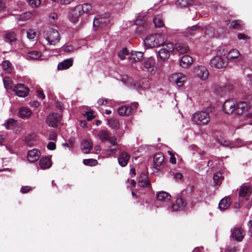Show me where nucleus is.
<instances>
[{"label":"nucleus","mask_w":252,"mask_h":252,"mask_svg":"<svg viewBox=\"0 0 252 252\" xmlns=\"http://www.w3.org/2000/svg\"><path fill=\"white\" fill-rule=\"evenodd\" d=\"M247 104L246 102H240L236 103L231 99L226 100L223 105V111L227 114L234 113L237 115L242 114L247 110Z\"/></svg>","instance_id":"f257e3e1"},{"label":"nucleus","mask_w":252,"mask_h":252,"mask_svg":"<svg viewBox=\"0 0 252 252\" xmlns=\"http://www.w3.org/2000/svg\"><path fill=\"white\" fill-rule=\"evenodd\" d=\"M92 9V5L89 3L79 4L72 8L68 14L69 21L72 23L78 22L79 18L85 13H87Z\"/></svg>","instance_id":"f03ea898"},{"label":"nucleus","mask_w":252,"mask_h":252,"mask_svg":"<svg viewBox=\"0 0 252 252\" xmlns=\"http://www.w3.org/2000/svg\"><path fill=\"white\" fill-rule=\"evenodd\" d=\"M226 54L224 50H220L217 55L213 57L210 62L211 67L218 69L226 67L228 65Z\"/></svg>","instance_id":"7ed1b4c3"},{"label":"nucleus","mask_w":252,"mask_h":252,"mask_svg":"<svg viewBox=\"0 0 252 252\" xmlns=\"http://www.w3.org/2000/svg\"><path fill=\"white\" fill-rule=\"evenodd\" d=\"M164 42V36L161 33L148 35L144 40V45L148 48L161 46Z\"/></svg>","instance_id":"20e7f679"},{"label":"nucleus","mask_w":252,"mask_h":252,"mask_svg":"<svg viewBox=\"0 0 252 252\" xmlns=\"http://www.w3.org/2000/svg\"><path fill=\"white\" fill-rule=\"evenodd\" d=\"M191 121L194 124L197 125H207L210 121L209 113L207 111H198L191 116Z\"/></svg>","instance_id":"39448f33"},{"label":"nucleus","mask_w":252,"mask_h":252,"mask_svg":"<svg viewBox=\"0 0 252 252\" xmlns=\"http://www.w3.org/2000/svg\"><path fill=\"white\" fill-rule=\"evenodd\" d=\"M44 36L50 45H55L60 40L58 31L54 29H49L45 31L44 32Z\"/></svg>","instance_id":"423d86ee"},{"label":"nucleus","mask_w":252,"mask_h":252,"mask_svg":"<svg viewBox=\"0 0 252 252\" xmlns=\"http://www.w3.org/2000/svg\"><path fill=\"white\" fill-rule=\"evenodd\" d=\"M138 103L134 102L128 106H121L118 109V114L122 116L129 115L133 110L137 109Z\"/></svg>","instance_id":"0eeeda50"},{"label":"nucleus","mask_w":252,"mask_h":252,"mask_svg":"<svg viewBox=\"0 0 252 252\" xmlns=\"http://www.w3.org/2000/svg\"><path fill=\"white\" fill-rule=\"evenodd\" d=\"M193 72L196 77L202 81L207 80L209 75L208 70L203 65H198L194 67Z\"/></svg>","instance_id":"6e6552de"},{"label":"nucleus","mask_w":252,"mask_h":252,"mask_svg":"<svg viewBox=\"0 0 252 252\" xmlns=\"http://www.w3.org/2000/svg\"><path fill=\"white\" fill-rule=\"evenodd\" d=\"M163 45V47L158 51V55L162 60H165L169 58L170 53L173 51L174 47L170 43Z\"/></svg>","instance_id":"1a4fd4ad"},{"label":"nucleus","mask_w":252,"mask_h":252,"mask_svg":"<svg viewBox=\"0 0 252 252\" xmlns=\"http://www.w3.org/2000/svg\"><path fill=\"white\" fill-rule=\"evenodd\" d=\"M186 79V75L182 73H173L169 78L171 82L176 84L179 87L183 85Z\"/></svg>","instance_id":"9d476101"},{"label":"nucleus","mask_w":252,"mask_h":252,"mask_svg":"<svg viewBox=\"0 0 252 252\" xmlns=\"http://www.w3.org/2000/svg\"><path fill=\"white\" fill-rule=\"evenodd\" d=\"M143 67L146 71L151 74H154L157 70L154 59L150 58L146 60L143 63Z\"/></svg>","instance_id":"9b49d317"},{"label":"nucleus","mask_w":252,"mask_h":252,"mask_svg":"<svg viewBox=\"0 0 252 252\" xmlns=\"http://www.w3.org/2000/svg\"><path fill=\"white\" fill-rule=\"evenodd\" d=\"M231 238L238 242L242 241L245 234L244 230L239 227L231 229Z\"/></svg>","instance_id":"f8f14e48"},{"label":"nucleus","mask_w":252,"mask_h":252,"mask_svg":"<svg viewBox=\"0 0 252 252\" xmlns=\"http://www.w3.org/2000/svg\"><path fill=\"white\" fill-rule=\"evenodd\" d=\"M62 117L57 113L49 115L46 119V123L49 126H58L60 125Z\"/></svg>","instance_id":"ddd939ff"},{"label":"nucleus","mask_w":252,"mask_h":252,"mask_svg":"<svg viewBox=\"0 0 252 252\" xmlns=\"http://www.w3.org/2000/svg\"><path fill=\"white\" fill-rule=\"evenodd\" d=\"M15 94L19 97H25L29 94V89L22 84H17L13 89Z\"/></svg>","instance_id":"4468645a"},{"label":"nucleus","mask_w":252,"mask_h":252,"mask_svg":"<svg viewBox=\"0 0 252 252\" xmlns=\"http://www.w3.org/2000/svg\"><path fill=\"white\" fill-rule=\"evenodd\" d=\"M41 156L40 152L37 149L30 150L27 154V159L30 162H34L38 160Z\"/></svg>","instance_id":"2eb2a0df"},{"label":"nucleus","mask_w":252,"mask_h":252,"mask_svg":"<svg viewBox=\"0 0 252 252\" xmlns=\"http://www.w3.org/2000/svg\"><path fill=\"white\" fill-rule=\"evenodd\" d=\"M130 155L126 152H122L118 158L119 164L122 167L126 166L130 159Z\"/></svg>","instance_id":"dca6fc26"},{"label":"nucleus","mask_w":252,"mask_h":252,"mask_svg":"<svg viewBox=\"0 0 252 252\" xmlns=\"http://www.w3.org/2000/svg\"><path fill=\"white\" fill-rule=\"evenodd\" d=\"M241 56L239 51L235 49H233L229 51L226 55L228 63L235 62V60L238 59Z\"/></svg>","instance_id":"f3484780"},{"label":"nucleus","mask_w":252,"mask_h":252,"mask_svg":"<svg viewBox=\"0 0 252 252\" xmlns=\"http://www.w3.org/2000/svg\"><path fill=\"white\" fill-rule=\"evenodd\" d=\"M73 60L72 58L64 60L58 64V69L60 70L68 69L73 65Z\"/></svg>","instance_id":"a211bd4d"},{"label":"nucleus","mask_w":252,"mask_h":252,"mask_svg":"<svg viewBox=\"0 0 252 252\" xmlns=\"http://www.w3.org/2000/svg\"><path fill=\"white\" fill-rule=\"evenodd\" d=\"M193 60L192 58L188 55H185L182 57L180 64L181 67L187 68L189 67L192 63Z\"/></svg>","instance_id":"6ab92c4d"},{"label":"nucleus","mask_w":252,"mask_h":252,"mask_svg":"<svg viewBox=\"0 0 252 252\" xmlns=\"http://www.w3.org/2000/svg\"><path fill=\"white\" fill-rule=\"evenodd\" d=\"M251 192L252 190L250 186L243 185L240 188L239 196L241 197H244L246 200H248Z\"/></svg>","instance_id":"aec40b11"},{"label":"nucleus","mask_w":252,"mask_h":252,"mask_svg":"<svg viewBox=\"0 0 252 252\" xmlns=\"http://www.w3.org/2000/svg\"><path fill=\"white\" fill-rule=\"evenodd\" d=\"M138 185L140 187L147 188L150 186V183L148 177L145 173H141L138 180Z\"/></svg>","instance_id":"412c9836"},{"label":"nucleus","mask_w":252,"mask_h":252,"mask_svg":"<svg viewBox=\"0 0 252 252\" xmlns=\"http://www.w3.org/2000/svg\"><path fill=\"white\" fill-rule=\"evenodd\" d=\"M231 203V198L229 196H226L220 200L219 204V207L221 210H225L229 207Z\"/></svg>","instance_id":"4be33fe9"},{"label":"nucleus","mask_w":252,"mask_h":252,"mask_svg":"<svg viewBox=\"0 0 252 252\" xmlns=\"http://www.w3.org/2000/svg\"><path fill=\"white\" fill-rule=\"evenodd\" d=\"M81 148L84 153H89L93 148V143L91 140L89 139L84 140L82 143Z\"/></svg>","instance_id":"5701e85b"},{"label":"nucleus","mask_w":252,"mask_h":252,"mask_svg":"<svg viewBox=\"0 0 252 252\" xmlns=\"http://www.w3.org/2000/svg\"><path fill=\"white\" fill-rule=\"evenodd\" d=\"M39 165L42 169L49 168L52 165L51 160L47 157H43L39 161Z\"/></svg>","instance_id":"b1692460"},{"label":"nucleus","mask_w":252,"mask_h":252,"mask_svg":"<svg viewBox=\"0 0 252 252\" xmlns=\"http://www.w3.org/2000/svg\"><path fill=\"white\" fill-rule=\"evenodd\" d=\"M31 114L32 111L27 107H22L19 110L18 115L19 117L23 119L29 118Z\"/></svg>","instance_id":"393cba45"},{"label":"nucleus","mask_w":252,"mask_h":252,"mask_svg":"<svg viewBox=\"0 0 252 252\" xmlns=\"http://www.w3.org/2000/svg\"><path fill=\"white\" fill-rule=\"evenodd\" d=\"M143 57V53L142 52L133 51L129 57V60L132 62L140 61Z\"/></svg>","instance_id":"a878e982"},{"label":"nucleus","mask_w":252,"mask_h":252,"mask_svg":"<svg viewBox=\"0 0 252 252\" xmlns=\"http://www.w3.org/2000/svg\"><path fill=\"white\" fill-rule=\"evenodd\" d=\"M157 198L158 200L166 201L170 200L171 195L167 192L160 191L157 193Z\"/></svg>","instance_id":"bb28decb"},{"label":"nucleus","mask_w":252,"mask_h":252,"mask_svg":"<svg viewBox=\"0 0 252 252\" xmlns=\"http://www.w3.org/2000/svg\"><path fill=\"white\" fill-rule=\"evenodd\" d=\"M164 156L161 153L156 154L153 158V161L156 166H160L164 161Z\"/></svg>","instance_id":"cd10ccee"},{"label":"nucleus","mask_w":252,"mask_h":252,"mask_svg":"<svg viewBox=\"0 0 252 252\" xmlns=\"http://www.w3.org/2000/svg\"><path fill=\"white\" fill-rule=\"evenodd\" d=\"M200 28L198 25H194L188 28L185 32V35L187 37H190L194 35L195 32Z\"/></svg>","instance_id":"c85d7f7f"},{"label":"nucleus","mask_w":252,"mask_h":252,"mask_svg":"<svg viewBox=\"0 0 252 252\" xmlns=\"http://www.w3.org/2000/svg\"><path fill=\"white\" fill-rule=\"evenodd\" d=\"M82 114L87 118L88 121L92 120L95 117L94 111L89 107L83 111Z\"/></svg>","instance_id":"c756f323"},{"label":"nucleus","mask_w":252,"mask_h":252,"mask_svg":"<svg viewBox=\"0 0 252 252\" xmlns=\"http://www.w3.org/2000/svg\"><path fill=\"white\" fill-rule=\"evenodd\" d=\"M4 40L6 42L12 43L16 40V35L14 32H9L4 35Z\"/></svg>","instance_id":"7c9ffc66"},{"label":"nucleus","mask_w":252,"mask_h":252,"mask_svg":"<svg viewBox=\"0 0 252 252\" xmlns=\"http://www.w3.org/2000/svg\"><path fill=\"white\" fill-rule=\"evenodd\" d=\"M41 57L40 52L37 51H32L28 53L27 55V59L32 60H38Z\"/></svg>","instance_id":"2f4dec72"},{"label":"nucleus","mask_w":252,"mask_h":252,"mask_svg":"<svg viewBox=\"0 0 252 252\" xmlns=\"http://www.w3.org/2000/svg\"><path fill=\"white\" fill-rule=\"evenodd\" d=\"M153 22L157 28H161L164 26L162 15H157L153 19Z\"/></svg>","instance_id":"473e14b6"},{"label":"nucleus","mask_w":252,"mask_h":252,"mask_svg":"<svg viewBox=\"0 0 252 252\" xmlns=\"http://www.w3.org/2000/svg\"><path fill=\"white\" fill-rule=\"evenodd\" d=\"M107 20L103 17L97 16L94 18V26H100L102 27L107 23Z\"/></svg>","instance_id":"72a5a7b5"},{"label":"nucleus","mask_w":252,"mask_h":252,"mask_svg":"<svg viewBox=\"0 0 252 252\" xmlns=\"http://www.w3.org/2000/svg\"><path fill=\"white\" fill-rule=\"evenodd\" d=\"M176 203L178 206L175 209L179 210L180 211L182 210L187 204L186 202L181 196H180L177 198L176 200Z\"/></svg>","instance_id":"f704fd0d"},{"label":"nucleus","mask_w":252,"mask_h":252,"mask_svg":"<svg viewBox=\"0 0 252 252\" xmlns=\"http://www.w3.org/2000/svg\"><path fill=\"white\" fill-rule=\"evenodd\" d=\"M222 173L220 172H216L214 175V182L216 185H219L222 180Z\"/></svg>","instance_id":"c9c22d12"},{"label":"nucleus","mask_w":252,"mask_h":252,"mask_svg":"<svg viewBox=\"0 0 252 252\" xmlns=\"http://www.w3.org/2000/svg\"><path fill=\"white\" fill-rule=\"evenodd\" d=\"M32 14L31 12H27L19 15L18 20L20 21H25L30 19Z\"/></svg>","instance_id":"e433bc0d"},{"label":"nucleus","mask_w":252,"mask_h":252,"mask_svg":"<svg viewBox=\"0 0 252 252\" xmlns=\"http://www.w3.org/2000/svg\"><path fill=\"white\" fill-rule=\"evenodd\" d=\"M176 49L179 53L184 54L188 51L189 48L187 45L185 44H181L177 46Z\"/></svg>","instance_id":"4c0bfd02"},{"label":"nucleus","mask_w":252,"mask_h":252,"mask_svg":"<svg viewBox=\"0 0 252 252\" xmlns=\"http://www.w3.org/2000/svg\"><path fill=\"white\" fill-rule=\"evenodd\" d=\"M3 84L7 90L12 88V81L9 77H5L3 79Z\"/></svg>","instance_id":"58836bf2"},{"label":"nucleus","mask_w":252,"mask_h":252,"mask_svg":"<svg viewBox=\"0 0 252 252\" xmlns=\"http://www.w3.org/2000/svg\"><path fill=\"white\" fill-rule=\"evenodd\" d=\"M83 163L86 165L93 166L97 165L98 162L96 159L93 158H89L84 159Z\"/></svg>","instance_id":"ea45409f"},{"label":"nucleus","mask_w":252,"mask_h":252,"mask_svg":"<svg viewBox=\"0 0 252 252\" xmlns=\"http://www.w3.org/2000/svg\"><path fill=\"white\" fill-rule=\"evenodd\" d=\"M98 137L102 141H107L109 137L108 134L105 131H101L98 134Z\"/></svg>","instance_id":"a19ab883"},{"label":"nucleus","mask_w":252,"mask_h":252,"mask_svg":"<svg viewBox=\"0 0 252 252\" xmlns=\"http://www.w3.org/2000/svg\"><path fill=\"white\" fill-rule=\"evenodd\" d=\"M118 55L122 60H124L126 56L128 55V52L126 48H124L118 53Z\"/></svg>","instance_id":"79ce46f5"},{"label":"nucleus","mask_w":252,"mask_h":252,"mask_svg":"<svg viewBox=\"0 0 252 252\" xmlns=\"http://www.w3.org/2000/svg\"><path fill=\"white\" fill-rule=\"evenodd\" d=\"M27 37L30 40H33L36 36V32L32 29H29L27 31Z\"/></svg>","instance_id":"37998d69"},{"label":"nucleus","mask_w":252,"mask_h":252,"mask_svg":"<svg viewBox=\"0 0 252 252\" xmlns=\"http://www.w3.org/2000/svg\"><path fill=\"white\" fill-rule=\"evenodd\" d=\"M28 3L32 8H36L41 4V0H28Z\"/></svg>","instance_id":"c03bdc74"},{"label":"nucleus","mask_w":252,"mask_h":252,"mask_svg":"<svg viewBox=\"0 0 252 252\" xmlns=\"http://www.w3.org/2000/svg\"><path fill=\"white\" fill-rule=\"evenodd\" d=\"M2 66L4 70L9 72L11 70V63L9 61H4L2 63Z\"/></svg>","instance_id":"a18cd8bd"},{"label":"nucleus","mask_w":252,"mask_h":252,"mask_svg":"<svg viewBox=\"0 0 252 252\" xmlns=\"http://www.w3.org/2000/svg\"><path fill=\"white\" fill-rule=\"evenodd\" d=\"M245 125H252V113H248L245 117L244 120Z\"/></svg>","instance_id":"49530a36"},{"label":"nucleus","mask_w":252,"mask_h":252,"mask_svg":"<svg viewBox=\"0 0 252 252\" xmlns=\"http://www.w3.org/2000/svg\"><path fill=\"white\" fill-rule=\"evenodd\" d=\"M178 2L181 4L182 6H186L188 5L191 4L192 0H178Z\"/></svg>","instance_id":"de8ad7c7"},{"label":"nucleus","mask_w":252,"mask_h":252,"mask_svg":"<svg viewBox=\"0 0 252 252\" xmlns=\"http://www.w3.org/2000/svg\"><path fill=\"white\" fill-rule=\"evenodd\" d=\"M32 189V188L29 186H22L20 189L22 193H27Z\"/></svg>","instance_id":"09e8293b"},{"label":"nucleus","mask_w":252,"mask_h":252,"mask_svg":"<svg viewBox=\"0 0 252 252\" xmlns=\"http://www.w3.org/2000/svg\"><path fill=\"white\" fill-rule=\"evenodd\" d=\"M6 126H14L17 125V122L14 119L10 118L6 121Z\"/></svg>","instance_id":"8fccbe9b"},{"label":"nucleus","mask_w":252,"mask_h":252,"mask_svg":"<svg viewBox=\"0 0 252 252\" xmlns=\"http://www.w3.org/2000/svg\"><path fill=\"white\" fill-rule=\"evenodd\" d=\"M173 176V178L176 181H179L181 180L183 177L182 174L180 173L177 172V173H173L172 175Z\"/></svg>","instance_id":"3c124183"},{"label":"nucleus","mask_w":252,"mask_h":252,"mask_svg":"<svg viewBox=\"0 0 252 252\" xmlns=\"http://www.w3.org/2000/svg\"><path fill=\"white\" fill-rule=\"evenodd\" d=\"M108 99L104 98H101L97 101V103L99 105H105L108 103Z\"/></svg>","instance_id":"603ef678"},{"label":"nucleus","mask_w":252,"mask_h":252,"mask_svg":"<svg viewBox=\"0 0 252 252\" xmlns=\"http://www.w3.org/2000/svg\"><path fill=\"white\" fill-rule=\"evenodd\" d=\"M50 21L51 23H54L57 19V14L55 13H51L49 16Z\"/></svg>","instance_id":"864d4df0"},{"label":"nucleus","mask_w":252,"mask_h":252,"mask_svg":"<svg viewBox=\"0 0 252 252\" xmlns=\"http://www.w3.org/2000/svg\"><path fill=\"white\" fill-rule=\"evenodd\" d=\"M241 21L239 20L233 21L230 25L232 28L234 29L240 26Z\"/></svg>","instance_id":"5fc2aeb1"},{"label":"nucleus","mask_w":252,"mask_h":252,"mask_svg":"<svg viewBox=\"0 0 252 252\" xmlns=\"http://www.w3.org/2000/svg\"><path fill=\"white\" fill-rule=\"evenodd\" d=\"M47 147L49 150H54L56 149V146L54 142H51L48 144Z\"/></svg>","instance_id":"6e6d98bb"},{"label":"nucleus","mask_w":252,"mask_h":252,"mask_svg":"<svg viewBox=\"0 0 252 252\" xmlns=\"http://www.w3.org/2000/svg\"><path fill=\"white\" fill-rule=\"evenodd\" d=\"M219 142L222 145L225 146H228L229 145V142L228 141H226L222 138H220L218 139Z\"/></svg>","instance_id":"4d7b16f0"},{"label":"nucleus","mask_w":252,"mask_h":252,"mask_svg":"<svg viewBox=\"0 0 252 252\" xmlns=\"http://www.w3.org/2000/svg\"><path fill=\"white\" fill-rule=\"evenodd\" d=\"M107 141H109V142L113 145H116L117 144L116 138L115 137H111L110 138L109 137Z\"/></svg>","instance_id":"13d9d810"},{"label":"nucleus","mask_w":252,"mask_h":252,"mask_svg":"<svg viewBox=\"0 0 252 252\" xmlns=\"http://www.w3.org/2000/svg\"><path fill=\"white\" fill-rule=\"evenodd\" d=\"M57 138V134L56 132L53 131L50 133L49 139L51 140H55Z\"/></svg>","instance_id":"bf43d9fd"},{"label":"nucleus","mask_w":252,"mask_h":252,"mask_svg":"<svg viewBox=\"0 0 252 252\" xmlns=\"http://www.w3.org/2000/svg\"><path fill=\"white\" fill-rule=\"evenodd\" d=\"M238 38L239 39H249L248 36L244 33H240L238 34Z\"/></svg>","instance_id":"052dcab7"},{"label":"nucleus","mask_w":252,"mask_h":252,"mask_svg":"<svg viewBox=\"0 0 252 252\" xmlns=\"http://www.w3.org/2000/svg\"><path fill=\"white\" fill-rule=\"evenodd\" d=\"M37 95L39 98H41V99H43L45 98V95H44L43 93L41 91H37Z\"/></svg>","instance_id":"680f3d73"},{"label":"nucleus","mask_w":252,"mask_h":252,"mask_svg":"<svg viewBox=\"0 0 252 252\" xmlns=\"http://www.w3.org/2000/svg\"><path fill=\"white\" fill-rule=\"evenodd\" d=\"M177 206H178L177 205V204L175 203L172 204V206L169 208V209L172 212L180 211L179 210L175 209Z\"/></svg>","instance_id":"e2e57ef3"},{"label":"nucleus","mask_w":252,"mask_h":252,"mask_svg":"<svg viewBox=\"0 0 252 252\" xmlns=\"http://www.w3.org/2000/svg\"><path fill=\"white\" fill-rule=\"evenodd\" d=\"M238 250L236 247H230L228 248L226 252H237Z\"/></svg>","instance_id":"0e129e2a"},{"label":"nucleus","mask_w":252,"mask_h":252,"mask_svg":"<svg viewBox=\"0 0 252 252\" xmlns=\"http://www.w3.org/2000/svg\"><path fill=\"white\" fill-rule=\"evenodd\" d=\"M72 0H60L59 2L63 4H68L71 2Z\"/></svg>","instance_id":"69168bd1"},{"label":"nucleus","mask_w":252,"mask_h":252,"mask_svg":"<svg viewBox=\"0 0 252 252\" xmlns=\"http://www.w3.org/2000/svg\"><path fill=\"white\" fill-rule=\"evenodd\" d=\"M248 226L249 228V232L252 234V220H250L249 221Z\"/></svg>","instance_id":"338daca9"},{"label":"nucleus","mask_w":252,"mask_h":252,"mask_svg":"<svg viewBox=\"0 0 252 252\" xmlns=\"http://www.w3.org/2000/svg\"><path fill=\"white\" fill-rule=\"evenodd\" d=\"M30 104L32 106L37 107L39 105V103L37 101H32L30 102Z\"/></svg>","instance_id":"774afa93"}]
</instances>
